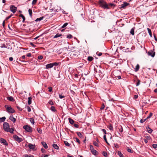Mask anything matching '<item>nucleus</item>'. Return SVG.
<instances>
[{
	"mask_svg": "<svg viewBox=\"0 0 157 157\" xmlns=\"http://www.w3.org/2000/svg\"><path fill=\"white\" fill-rule=\"evenodd\" d=\"M98 4L100 6L104 9H108L109 8V6L103 0H100L98 2Z\"/></svg>",
	"mask_w": 157,
	"mask_h": 157,
	"instance_id": "nucleus-1",
	"label": "nucleus"
},
{
	"mask_svg": "<svg viewBox=\"0 0 157 157\" xmlns=\"http://www.w3.org/2000/svg\"><path fill=\"white\" fill-rule=\"evenodd\" d=\"M95 76L97 79H100L103 76L100 70H97L96 69L94 68Z\"/></svg>",
	"mask_w": 157,
	"mask_h": 157,
	"instance_id": "nucleus-2",
	"label": "nucleus"
},
{
	"mask_svg": "<svg viewBox=\"0 0 157 157\" xmlns=\"http://www.w3.org/2000/svg\"><path fill=\"white\" fill-rule=\"evenodd\" d=\"M5 107L6 109V111L9 113H15V111L10 106H9L8 105H6Z\"/></svg>",
	"mask_w": 157,
	"mask_h": 157,
	"instance_id": "nucleus-3",
	"label": "nucleus"
},
{
	"mask_svg": "<svg viewBox=\"0 0 157 157\" xmlns=\"http://www.w3.org/2000/svg\"><path fill=\"white\" fill-rule=\"evenodd\" d=\"M9 128L10 125L9 123L6 122H4L3 124V128L4 130L6 132H8Z\"/></svg>",
	"mask_w": 157,
	"mask_h": 157,
	"instance_id": "nucleus-4",
	"label": "nucleus"
},
{
	"mask_svg": "<svg viewBox=\"0 0 157 157\" xmlns=\"http://www.w3.org/2000/svg\"><path fill=\"white\" fill-rule=\"evenodd\" d=\"M23 128L27 132H32V128L29 126L28 125H24Z\"/></svg>",
	"mask_w": 157,
	"mask_h": 157,
	"instance_id": "nucleus-5",
	"label": "nucleus"
},
{
	"mask_svg": "<svg viewBox=\"0 0 157 157\" xmlns=\"http://www.w3.org/2000/svg\"><path fill=\"white\" fill-rule=\"evenodd\" d=\"M120 73H121L120 71L118 70H114L113 72V74L114 75L115 77H117L118 79L121 78V76L120 75H118L117 74H120Z\"/></svg>",
	"mask_w": 157,
	"mask_h": 157,
	"instance_id": "nucleus-6",
	"label": "nucleus"
},
{
	"mask_svg": "<svg viewBox=\"0 0 157 157\" xmlns=\"http://www.w3.org/2000/svg\"><path fill=\"white\" fill-rule=\"evenodd\" d=\"M13 138L15 141L21 142L22 141V139L21 138H19L16 135H14L13 136Z\"/></svg>",
	"mask_w": 157,
	"mask_h": 157,
	"instance_id": "nucleus-7",
	"label": "nucleus"
},
{
	"mask_svg": "<svg viewBox=\"0 0 157 157\" xmlns=\"http://www.w3.org/2000/svg\"><path fill=\"white\" fill-rule=\"evenodd\" d=\"M10 10L13 13H14L17 11V7L13 5H11L10 7Z\"/></svg>",
	"mask_w": 157,
	"mask_h": 157,
	"instance_id": "nucleus-8",
	"label": "nucleus"
},
{
	"mask_svg": "<svg viewBox=\"0 0 157 157\" xmlns=\"http://www.w3.org/2000/svg\"><path fill=\"white\" fill-rule=\"evenodd\" d=\"M0 143L3 144L6 146H7L8 145V143L6 140L3 138H1L0 139Z\"/></svg>",
	"mask_w": 157,
	"mask_h": 157,
	"instance_id": "nucleus-9",
	"label": "nucleus"
},
{
	"mask_svg": "<svg viewBox=\"0 0 157 157\" xmlns=\"http://www.w3.org/2000/svg\"><path fill=\"white\" fill-rule=\"evenodd\" d=\"M53 67V64L52 63L48 64L46 65V68L47 69L51 68Z\"/></svg>",
	"mask_w": 157,
	"mask_h": 157,
	"instance_id": "nucleus-10",
	"label": "nucleus"
},
{
	"mask_svg": "<svg viewBox=\"0 0 157 157\" xmlns=\"http://www.w3.org/2000/svg\"><path fill=\"white\" fill-rule=\"evenodd\" d=\"M129 4L126 2H124V3L121 5V8H124L125 6H127Z\"/></svg>",
	"mask_w": 157,
	"mask_h": 157,
	"instance_id": "nucleus-11",
	"label": "nucleus"
},
{
	"mask_svg": "<svg viewBox=\"0 0 157 157\" xmlns=\"http://www.w3.org/2000/svg\"><path fill=\"white\" fill-rule=\"evenodd\" d=\"M28 147L32 150H34L35 148V146L34 145H33L31 144H29L28 145Z\"/></svg>",
	"mask_w": 157,
	"mask_h": 157,
	"instance_id": "nucleus-12",
	"label": "nucleus"
},
{
	"mask_svg": "<svg viewBox=\"0 0 157 157\" xmlns=\"http://www.w3.org/2000/svg\"><path fill=\"white\" fill-rule=\"evenodd\" d=\"M148 55L151 56L152 57H154L155 55V52H153V51L148 52Z\"/></svg>",
	"mask_w": 157,
	"mask_h": 157,
	"instance_id": "nucleus-13",
	"label": "nucleus"
},
{
	"mask_svg": "<svg viewBox=\"0 0 157 157\" xmlns=\"http://www.w3.org/2000/svg\"><path fill=\"white\" fill-rule=\"evenodd\" d=\"M41 144L45 148L47 149L48 147L47 145L45 142H42Z\"/></svg>",
	"mask_w": 157,
	"mask_h": 157,
	"instance_id": "nucleus-14",
	"label": "nucleus"
},
{
	"mask_svg": "<svg viewBox=\"0 0 157 157\" xmlns=\"http://www.w3.org/2000/svg\"><path fill=\"white\" fill-rule=\"evenodd\" d=\"M9 119L11 121H13L14 123L16 121V119L13 116H10V117Z\"/></svg>",
	"mask_w": 157,
	"mask_h": 157,
	"instance_id": "nucleus-15",
	"label": "nucleus"
},
{
	"mask_svg": "<svg viewBox=\"0 0 157 157\" xmlns=\"http://www.w3.org/2000/svg\"><path fill=\"white\" fill-rule=\"evenodd\" d=\"M53 147L57 150H59V146L56 144H53L52 145Z\"/></svg>",
	"mask_w": 157,
	"mask_h": 157,
	"instance_id": "nucleus-16",
	"label": "nucleus"
},
{
	"mask_svg": "<svg viewBox=\"0 0 157 157\" xmlns=\"http://www.w3.org/2000/svg\"><path fill=\"white\" fill-rule=\"evenodd\" d=\"M78 136L80 138H83V136L82 135L81 133L80 132H76Z\"/></svg>",
	"mask_w": 157,
	"mask_h": 157,
	"instance_id": "nucleus-17",
	"label": "nucleus"
},
{
	"mask_svg": "<svg viewBox=\"0 0 157 157\" xmlns=\"http://www.w3.org/2000/svg\"><path fill=\"white\" fill-rule=\"evenodd\" d=\"M68 120H69V122L71 124H74L75 121L72 119L70 118H69L68 119Z\"/></svg>",
	"mask_w": 157,
	"mask_h": 157,
	"instance_id": "nucleus-18",
	"label": "nucleus"
},
{
	"mask_svg": "<svg viewBox=\"0 0 157 157\" xmlns=\"http://www.w3.org/2000/svg\"><path fill=\"white\" fill-rule=\"evenodd\" d=\"M118 129L119 132L121 133L123 132V129L122 127L121 126H119L118 127Z\"/></svg>",
	"mask_w": 157,
	"mask_h": 157,
	"instance_id": "nucleus-19",
	"label": "nucleus"
},
{
	"mask_svg": "<svg viewBox=\"0 0 157 157\" xmlns=\"http://www.w3.org/2000/svg\"><path fill=\"white\" fill-rule=\"evenodd\" d=\"M7 100H9V101H13V100H14L13 98L12 97H11V96L8 97L7 98Z\"/></svg>",
	"mask_w": 157,
	"mask_h": 157,
	"instance_id": "nucleus-20",
	"label": "nucleus"
},
{
	"mask_svg": "<svg viewBox=\"0 0 157 157\" xmlns=\"http://www.w3.org/2000/svg\"><path fill=\"white\" fill-rule=\"evenodd\" d=\"M147 129L148 131V132L149 133H151L152 132L153 130L151 129L149 127H147Z\"/></svg>",
	"mask_w": 157,
	"mask_h": 157,
	"instance_id": "nucleus-21",
	"label": "nucleus"
},
{
	"mask_svg": "<svg viewBox=\"0 0 157 157\" xmlns=\"http://www.w3.org/2000/svg\"><path fill=\"white\" fill-rule=\"evenodd\" d=\"M28 104L29 105H30L32 103V98L31 97L28 98Z\"/></svg>",
	"mask_w": 157,
	"mask_h": 157,
	"instance_id": "nucleus-22",
	"label": "nucleus"
},
{
	"mask_svg": "<svg viewBox=\"0 0 157 157\" xmlns=\"http://www.w3.org/2000/svg\"><path fill=\"white\" fill-rule=\"evenodd\" d=\"M139 68H140L139 65L138 64H137L136 65V67L135 68V71L136 72L137 71H138V70L139 69Z\"/></svg>",
	"mask_w": 157,
	"mask_h": 157,
	"instance_id": "nucleus-23",
	"label": "nucleus"
},
{
	"mask_svg": "<svg viewBox=\"0 0 157 157\" xmlns=\"http://www.w3.org/2000/svg\"><path fill=\"white\" fill-rule=\"evenodd\" d=\"M92 154L94 155H96L98 154V152L96 150L93 149V150L91 151Z\"/></svg>",
	"mask_w": 157,
	"mask_h": 157,
	"instance_id": "nucleus-24",
	"label": "nucleus"
},
{
	"mask_svg": "<svg viewBox=\"0 0 157 157\" xmlns=\"http://www.w3.org/2000/svg\"><path fill=\"white\" fill-rule=\"evenodd\" d=\"M29 13V14L30 15V16L31 17H32V10L30 9H29L28 10Z\"/></svg>",
	"mask_w": 157,
	"mask_h": 157,
	"instance_id": "nucleus-25",
	"label": "nucleus"
},
{
	"mask_svg": "<svg viewBox=\"0 0 157 157\" xmlns=\"http://www.w3.org/2000/svg\"><path fill=\"white\" fill-rule=\"evenodd\" d=\"M19 17L22 18L23 19L22 22H24L25 20V17L22 14H20L19 15Z\"/></svg>",
	"mask_w": 157,
	"mask_h": 157,
	"instance_id": "nucleus-26",
	"label": "nucleus"
},
{
	"mask_svg": "<svg viewBox=\"0 0 157 157\" xmlns=\"http://www.w3.org/2000/svg\"><path fill=\"white\" fill-rule=\"evenodd\" d=\"M147 30L148 33H149L150 36L151 37L152 36V35L151 32V29L148 28L147 29Z\"/></svg>",
	"mask_w": 157,
	"mask_h": 157,
	"instance_id": "nucleus-27",
	"label": "nucleus"
},
{
	"mask_svg": "<svg viewBox=\"0 0 157 157\" xmlns=\"http://www.w3.org/2000/svg\"><path fill=\"white\" fill-rule=\"evenodd\" d=\"M44 18V17H41L40 18H37L36 20H35V21H36V22H37L38 21H41V20H42Z\"/></svg>",
	"mask_w": 157,
	"mask_h": 157,
	"instance_id": "nucleus-28",
	"label": "nucleus"
},
{
	"mask_svg": "<svg viewBox=\"0 0 157 157\" xmlns=\"http://www.w3.org/2000/svg\"><path fill=\"white\" fill-rule=\"evenodd\" d=\"M29 120L31 122V123L33 124H34V120L33 118H29Z\"/></svg>",
	"mask_w": 157,
	"mask_h": 157,
	"instance_id": "nucleus-29",
	"label": "nucleus"
},
{
	"mask_svg": "<svg viewBox=\"0 0 157 157\" xmlns=\"http://www.w3.org/2000/svg\"><path fill=\"white\" fill-rule=\"evenodd\" d=\"M118 154L120 157H124L123 155L122 154L121 152L120 151H118L117 152Z\"/></svg>",
	"mask_w": 157,
	"mask_h": 157,
	"instance_id": "nucleus-30",
	"label": "nucleus"
},
{
	"mask_svg": "<svg viewBox=\"0 0 157 157\" xmlns=\"http://www.w3.org/2000/svg\"><path fill=\"white\" fill-rule=\"evenodd\" d=\"M94 59V58L91 56H89L88 57L87 60L89 61H91Z\"/></svg>",
	"mask_w": 157,
	"mask_h": 157,
	"instance_id": "nucleus-31",
	"label": "nucleus"
},
{
	"mask_svg": "<svg viewBox=\"0 0 157 157\" xmlns=\"http://www.w3.org/2000/svg\"><path fill=\"white\" fill-rule=\"evenodd\" d=\"M6 119V118L5 117H3L2 118H0V122H4L5 121Z\"/></svg>",
	"mask_w": 157,
	"mask_h": 157,
	"instance_id": "nucleus-32",
	"label": "nucleus"
},
{
	"mask_svg": "<svg viewBox=\"0 0 157 157\" xmlns=\"http://www.w3.org/2000/svg\"><path fill=\"white\" fill-rule=\"evenodd\" d=\"M51 109L52 111L55 112L56 111V110L55 109V107L54 106H52L51 108Z\"/></svg>",
	"mask_w": 157,
	"mask_h": 157,
	"instance_id": "nucleus-33",
	"label": "nucleus"
},
{
	"mask_svg": "<svg viewBox=\"0 0 157 157\" xmlns=\"http://www.w3.org/2000/svg\"><path fill=\"white\" fill-rule=\"evenodd\" d=\"M61 36V34H59V33H57L54 36V38H56L58 37H59L60 36Z\"/></svg>",
	"mask_w": 157,
	"mask_h": 157,
	"instance_id": "nucleus-34",
	"label": "nucleus"
},
{
	"mask_svg": "<svg viewBox=\"0 0 157 157\" xmlns=\"http://www.w3.org/2000/svg\"><path fill=\"white\" fill-rule=\"evenodd\" d=\"M130 33L132 35H134V31L133 28L131 29Z\"/></svg>",
	"mask_w": 157,
	"mask_h": 157,
	"instance_id": "nucleus-35",
	"label": "nucleus"
},
{
	"mask_svg": "<svg viewBox=\"0 0 157 157\" xmlns=\"http://www.w3.org/2000/svg\"><path fill=\"white\" fill-rule=\"evenodd\" d=\"M14 130V129L13 128H9V132H10L11 133H13V132Z\"/></svg>",
	"mask_w": 157,
	"mask_h": 157,
	"instance_id": "nucleus-36",
	"label": "nucleus"
},
{
	"mask_svg": "<svg viewBox=\"0 0 157 157\" xmlns=\"http://www.w3.org/2000/svg\"><path fill=\"white\" fill-rule=\"evenodd\" d=\"M108 128L109 129L111 130H113V127L111 124H109V125Z\"/></svg>",
	"mask_w": 157,
	"mask_h": 157,
	"instance_id": "nucleus-37",
	"label": "nucleus"
},
{
	"mask_svg": "<svg viewBox=\"0 0 157 157\" xmlns=\"http://www.w3.org/2000/svg\"><path fill=\"white\" fill-rule=\"evenodd\" d=\"M72 37V35L70 34L67 35V38L68 39H71Z\"/></svg>",
	"mask_w": 157,
	"mask_h": 157,
	"instance_id": "nucleus-38",
	"label": "nucleus"
},
{
	"mask_svg": "<svg viewBox=\"0 0 157 157\" xmlns=\"http://www.w3.org/2000/svg\"><path fill=\"white\" fill-rule=\"evenodd\" d=\"M102 154L105 157H107L108 156V154H107V153L105 151H103Z\"/></svg>",
	"mask_w": 157,
	"mask_h": 157,
	"instance_id": "nucleus-39",
	"label": "nucleus"
},
{
	"mask_svg": "<svg viewBox=\"0 0 157 157\" xmlns=\"http://www.w3.org/2000/svg\"><path fill=\"white\" fill-rule=\"evenodd\" d=\"M64 143L67 146L69 147L70 145V144L67 141H65Z\"/></svg>",
	"mask_w": 157,
	"mask_h": 157,
	"instance_id": "nucleus-40",
	"label": "nucleus"
},
{
	"mask_svg": "<svg viewBox=\"0 0 157 157\" xmlns=\"http://www.w3.org/2000/svg\"><path fill=\"white\" fill-rule=\"evenodd\" d=\"M74 139L75 140H76V141L78 142L79 144H80V140H79L78 139V138H76V137H75V138H74Z\"/></svg>",
	"mask_w": 157,
	"mask_h": 157,
	"instance_id": "nucleus-41",
	"label": "nucleus"
},
{
	"mask_svg": "<svg viewBox=\"0 0 157 157\" xmlns=\"http://www.w3.org/2000/svg\"><path fill=\"white\" fill-rule=\"evenodd\" d=\"M152 113H150L149 115L146 118L147 119H148L149 118H150L152 115Z\"/></svg>",
	"mask_w": 157,
	"mask_h": 157,
	"instance_id": "nucleus-42",
	"label": "nucleus"
},
{
	"mask_svg": "<svg viewBox=\"0 0 157 157\" xmlns=\"http://www.w3.org/2000/svg\"><path fill=\"white\" fill-rule=\"evenodd\" d=\"M103 138H104V140H105V142L107 143V144H108V142L107 141V139H106V136L105 135L104 136H103Z\"/></svg>",
	"mask_w": 157,
	"mask_h": 157,
	"instance_id": "nucleus-43",
	"label": "nucleus"
},
{
	"mask_svg": "<svg viewBox=\"0 0 157 157\" xmlns=\"http://www.w3.org/2000/svg\"><path fill=\"white\" fill-rule=\"evenodd\" d=\"M67 25H68V23H65L62 26V28H65V27H66Z\"/></svg>",
	"mask_w": 157,
	"mask_h": 157,
	"instance_id": "nucleus-44",
	"label": "nucleus"
},
{
	"mask_svg": "<svg viewBox=\"0 0 157 157\" xmlns=\"http://www.w3.org/2000/svg\"><path fill=\"white\" fill-rule=\"evenodd\" d=\"M41 151L43 153H46V150L44 149L43 148H41Z\"/></svg>",
	"mask_w": 157,
	"mask_h": 157,
	"instance_id": "nucleus-45",
	"label": "nucleus"
},
{
	"mask_svg": "<svg viewBox=\"0 0 157 157\" xmlns=\"http://www.w3.org/2000/svg\"><path fill=\"white\" fill-rule=\"evenodd\" d=\"M94 145L97 147L98 146V145L97 142L95 141H94L93 142Z\"/></svg>",
	"mask_w": 157,
	"mask_h": 157,
	"instance_id": "nucleus-46",
	"label": "nucleus"
},
{
	"mask_svg": "<svg viewBox=\"0 0 157 157\" xmlns=\"http://www.w3.org/2000/svg\"><path fill=\"white\" fill-rule=\"evenodd\" d=\"M37 0H33L32 2V4L33 5L35 4L36 3V2L37 1Z\"/></svg>",
	"mask_w": 157,
	"mask_h": 157,
	"instance_id": "nucleus-47",
	"label": "nucleus"
},
{
	"mask_svg": "<svg viewBox=\"0 0 157 157\" xmlns=\"http://www.w3.org/2000/svg\"><path fill=\"white\" fill-rule=\"evenodd\" d=\"M127 150L128 152H130V153H132V151L129 148V147L127 148Z\"/></svg>",
	"mask_w": 157,
	"mask_h": 157,
	"instance_id": "nucleus-48",
	"label": "nucleus"
},
{
	"mask_svg": "<svg viewBox=\"0 0 157 157\" xmlns=\"http://www.w3.org/2000/svg\"><path fill=\"white\" fill-rule=\"evenodd\" d=\"M74 126L76 128H78L79 127V125L76 124H74Z\"/></svg>",
	"mask_w": 157,
	"mask_h": 157,
	"instance_id": "nucleus-49",
	"label": "nucleus"
},
{
	"mask_svg": "<svg viewBox=\"0 0 157 157\" xmlns=\"http://www.w3.org/2000/svg\"><path fill=\"white\" fill-rule=\"evenodd\" d=\"M12 15H13V14H11L9 16L7 17L6 19V20H8V19H10L12 16Z\"/></svg>",
	"mask_w": 157,
	"mask_h": 157,
	"instance_id": "nucleus-50",
	"label": "nucleus"
},
{
	"mask_svg": "<svg viewBox=\"0 0 157 157\" xmlns=\"http://www.w3.org/2000/svg\"><path fill=\"white\" fill-rule=\"evenodd\" d=\"M152 147L154 148H157V144H153L152 145Z\"/></svg>",
	"mask_w": 157,
	"mask_h": 157,
	"instance_id": "nucleus-51",
	"label": "nucleus"
},
{
	"mask_svg": "<svg viewBox=\"0 0 157 157\" xmlns=\"http://www.w3.org/2000/svg\"><path fill=\"white\" fill-rule=\"evenodd\" d=\"M27 110L29 112H30L31 111V109L30 108L29 106H27Z\"/></svg>",
	"mask_w": 157,
	"mask_h": 157,
	"instance_id": "nucleus-52",
	"label": "nucleus"
},
{
	"mask_svg": "<svg viewBox=\"0 0 157 157\" xmlns=\"http://www.w3.org/2000/svg\"><path fill=\"white\" fill-rule=\"evenodd\" d=\"M140 80H138V82H137L136 84V86H138L140 85Z\"/></svg>",
	"mask_w": 157,
	"mask_h": 157,
	"instance_id": "nucleus-53",
	"label": "nucleus"
},
{
	"mask_svg": "<svg viewBox=\"0 0 157 157\" xmlns=\"http://www.w3.org/2000/svg\"><path fill=\"white\" fill-rule=\"evenodd\" d=\"M16 107L19 110L21 111L22 110V109L19 106H17Z\"/></svg>",
	"mask_w": 157,
	"mask_h": 157,
	"instance_id": "nucleus-54",
	"label": "nucleus"
},
{
	"mask_svg": "<svg viewBox=\"0 0 157 157\" xmlns=\"http://www.w3.org/2000/svg\"><path fill=\"white\" fill-rule=\"evenodd\" d=\"M107 81L108 82H109V83H111V84H113L112 81H111V80H110V79H109V78H108V80H107Z\"/></svg>",
	"mask_w": 157,
	"mask_h": 157,
	"instance_id": "nucleus-55",
	"label": "nucleus"
},
{
	"mask_svg": "<svg viewBox=\"0 0 157 157\" xmlns=\"http://www.w3.org/2000/svg\"><path fill=\"white\" fill-rule=\"evenodd\" d=\"M48 91L50 92H51L52 90V88L51 87H49L48 88Z\"/></svg>",
	"mask_w": 157,
	"mask_h": 157,
	"instance_id": "nucleus-56",
	"label": "nucleus"
},
{
	"mask_svg": "<svg viewBox=\"0 0 157 157\" xmlns=\"http://www.w3.org/2000/svg\"><path fill=\"white\" fill-rule=\"evenodd\" d=\"M43 58V56H39L38 57V58L39 59H40V60L41 59H42Z\"/></svg>",
	"mask_w": 157,
	"mask_h": 157,
	"instance_id": "nucleus-57",
	"label": "nucleus"
},
{
	"mask_svg": "<svg viewBox=\"0 0 157 157\" xmlns=\"http://www.w3.org/2000/svg\"><path fill=\"white\" fill-rule=\"evenodd\" d=\"M145 138L146 139H147V140H150V137L148 136H145Z\"/></svg>",
	"mask_w": 157,
	"mask_h": 157,
	"instance_id": "nucleus-58",
	"label": "nucleus"
},
{
	"mask_svg": "<svg viewBox=\"0 0 157 157\" xmlns=\"http://www.w3.org/2000/svg\"><path fill=\"white\" fill-rule=\"evenodd\" d=\"M49 155H49H42L41 157H47Z\"/></svg>",
	"mask_w": 157,
	"mask_h": 157,
	"instance_id": "nucleus-59",
	"label": "nucleus"
},
{
	"mask_svg": "<svg viewBox=\"0 0 157 157\" xmlns=\"http://www.w3.org/2000/svg\"><path fill=\"white\" fill-rule=\"evenodd\" d=\"M48 103H49V104L51 105H54V103L53 102V101H50L49 102H48Z\"/></svg>",
	"mask_w": 157,
	"mask_h": 157,
	"instance_id": "nucleus-60",
	"label": "nucleus"
},
{
	"mask_svg": "<svg viewBox=\"0 0 157 157\" xmlns=\"http://www.w3.org/2000/svg\"><path fill=\"white\" fill-rule=\"evenodd\" d=\"M52 64H53V66H57L58 65V63L55 62L54 63H52Z\"/></svg>",
	"mask_w": 157,
	"mask_h": 157,
	"instance_id": "nucleus-61",
	"label": "nucleus"
},
{
	"mask_svg": "<svg viewBox=\"0 0 157 157\" xmlns=\"http://www.w3.org/2000/svg\"><path fill=\"white\" fill-rule=\"evenodd\" d=\"M105 107V106L104 104H103L102 105V106H101V108H100V109H101V110L102 109H104Z\"/></svg>",
	"mask_w": 157,
	"mask_h": 157,
	"instance_id": "nucleus-62",
	"label": "nucleus"
},
{
	"mask_svg": "<svg viewBox=\"0 0 157 157\" xmlns=\"http://www.w3.org/2000/svg\"><path fill=\"white\" fill-rule=\"evenodd\" d=\"M90 148L91 151L92 150H93L94 149L93 146L92 145L90 146Z\"/></svg>",
	"mask_w": 157,
	"mask_h": 157,
	"instance_id": "nucleus-63",
	"label": "nucleus"
},
{
	"mask_svg": "<svg viewBox=\"0 0 157 157\" xmlns=\"http://www.w3.org/2000/svg\"><path fill=\"white\" fill-rule=\"evenodd\" d=\"M25 157H34L33 155H31L29 156L27 155H25Z\"/></svg>",
	"mask_w": 157,
	"mask_h": 157,
	"instance_id": "nucleus-64",
	"label": "nucleus"
}]
</instances>
